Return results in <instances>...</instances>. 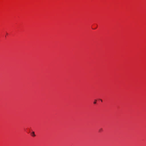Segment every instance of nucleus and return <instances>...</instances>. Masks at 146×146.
I'll use <instances>...</instances> for the list:
<instances>
[{
	"mask_svg": "<svg viewBox=\"0 0 146 146\" xmlns=\"http://www.w3.org/2000/svg\"><path fill=\"white\" fill-rule=\"evenodd\" d=\"M31 135L32 136H33V137H35V132H34L33 131V132L31 133Z\"/></svg>",
	"mask_w": 146,
	"mask_h": 146,
	"instance_id": "obj_1",
	"label": "nucleus"
},
{
	"mask_svg": "<svg viewBox=\"0 0 146 146\" xmlns=\"http://www.w3.org/2000/svg\"><path fill=\"white\" fill-rule=\"evenodd\" d=\"M103 129L102 128H100L99 130V132H101L102 131Z\"/></svg>",
	"mask_w": 146,
	"mask_h": 146,
	"instance_id": "obj_2",
	"label": "nucleus"
},
{
	"mask_svg": "<svg viewBox=\"0 0 146 146\" xmlns=\"http://www.w3.org/2000/svg\"><path fill=\"white\" fill-rule=\"evenodd\" d=\"M96 101L97 100H95V101L94 102V103L95 104H96Z\"/></svg>",
	"mask_w": 146,
	"mask_h": 146,
	"instance_id": "obj_3",
	"label": "nucleus"
},
{
	"mask_svg": "<svg viewBox=\"0 0 146 146\" xmlns=\"http://www.w3.org/2000/svg\"><path fill=\"white\" fill-rule=\"evenodd\" d=\"M100 100L102 102V99H100Z\"/></svg>",
	"mask_w": 146,
	"mask_h": 146,
	"instance_id": "obj_4",
	"label": "nucleus"
}]
</instances>
